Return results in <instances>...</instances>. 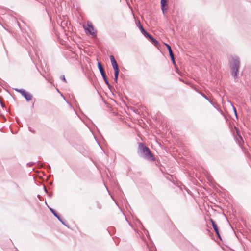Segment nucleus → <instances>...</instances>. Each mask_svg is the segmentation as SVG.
Masks as SVG:
<instances>
[{
    "mask_svg": "<svg viewBox=\"0 0 251 251\" xmlns=\"http://www.w3.org/2000/svg\"><path fill=\"white\" fill-rule=\"evenodd\" d=\"M240 67V60L238 57H233L230 63L231 72L234 77H237V75Z\"/></svg>",
    "mask_w": 251,
    "mask_h": 251,
    "instance_id": "f257e3e1",
    "label": "nucleus"
},
{
    "mask_svg": "<svg viewBox=\"0 0 251 251\" xmlns=\"http://www.w3.org/2000/svg\"><path fill=\"white\" fill-rule=\"evenodd\" d=\"M140 148L142 150L144 153V157L145 158L151 161H155V157L148 147L145 146L144 144H141Z\"/></svg>",
    "mask_w": 251,
    "mask_h": 251,
    "instance_id": "f03ea898",
    "label": "nucleus"
},
{
    "mask_svg": "<svg viewBox=\"0 0 251 251\" xmlns=\"http://www.w3.org/2000/svg\"><path fill=\"white\" fill-rule=\"evenodd\" d=\"M83 27L84 28L86 33H89L93 37H95L96 36L97 31L94 29L92 23L91 22L88 21L87 23V25H83Z\"/></svg>",
    "mask_w": 251,
    "mask_h": 251,
    "instance_id": "7ed1b4c3",
    "label": "nucleus"
},
{
    "mask_svg": "<svg viewBox=\"0 0 251 251\" xmlns=\"http://www.w3.org/2000/svg\"><path fill=\"white\" fill-rule=\"evenodd\" d=\"M110 60L111 62L112 65L114 70V80L115 82L117 81L119 70L118 68V64L115 60L114 56L113 55H111L110 57Z\"/></svg>",
    "mask_w": 251,
    "mask_h": 251,
    "instance_id": "20e7f679",
    "label": "nucleus"
},
{
    "mask_svg": "<svg viewBox=\"0 0 251 251\" xmlns=\"http://www.w3.org/2000/svg\"><path fill=\"white\" fill-rule=\"evenodd\" d=\"M16 91H18L21 94V95L25 97V98L27 100H30L32 98V96L29 93L26 91H25L24 90H18V89H15Z\"/></svg>",
    "mask_w": 251,
    "mask_h": 251,
    "instance_id": "39448f33",
    "label": "nucleus"
},
{
    "mask_svg": "<svg viewBox=\"0 0 251 251\" xmlns=\"http://www.w3.org/2000/svg\"><path fill=\"white\" fill-rule=\"evenodd\" d=\"M210 221L211 222L212 226H213V228H214V229L216 234L217 235V236L219 237H220V234H219V230H218V227L217 226V225L216 224V223H215V222L214 221V220L213 219H210Z\"/></svg>",
    "mask_w": 251,
    "mask_h": 251,
    "instance_id": "423d86ee",
    "label": "nucleus"
},
{
    "mask_svg": "<svg viewBox=\"0 0 251 251\" xmlns=\"http://www.w3.org/2000/svg\"><path fill=\"white\" fill-rule=\"evenodd\" d=\"M167 0H161V8L163 13H165V7L167 6Z\"/></svg>",
    "mask_w": 251,
    "mask_h": 251,
    "instance_id": "0eeeda50",
    "label": "nucleus"
},
{
    "mask_svg": "<svg viewBox=\"0 0 251 251\" xmlns=\"http://www.w3.org/2000/svg\"><path fill=\"white\" fill-rule=\"evenodd\" d=\"M138 24L139 25V28L141 30L142 33L146 37H148V35H149V34L143 28V26L141 25V24H140V22L139 21H138Z\"/></svg>",
    "mask_w": 251,
    "mask_h": 251,
    "instance_id": "6e6552de",
    "label": "nucleus"
},
{
    "mask_svg": "<svg viewBox=\"0 0 251 251\" xmlns=\"http://www.w3.org/2000/svg\"><path fill=\"white\" fill-rule=\"evenodd\" d=\"M148 37L149 38V39L151 41L152 43L156 46L158 47V45H159L158 42L154 39L152 36H151L150 34H149L148 36Z\"/></svg>",
    "mask_w": 251,
    "mask_h": 251,
    "instance_id": "1a4fd4ad",
    "label": "nucleus"
},
{
    "mask_svg": "<svg viewBox=\"0 0 251 251\" xmlns=\"http://www.w3.org/2000/svg\"><path fill=\"white\" fill-rule=\"evenodd\" d=\"M164 45L166 46V47L167 48V49L168 50L170 56H173L174 55V54L173 53V51H172V50L171 49L170 46L166 43H164Z\"/></svg>",
    "mask_w": 251,
    "mask_h": 251,
    "instance_id": "9d476101",
    "label": "nucleus"
},
{
    "mask_svg": "<svg viewBox=\"0 0 251 251\" xmlns=\"http://www.w3.org/2000/svg\"><path fill=\"white\" fill-rule=\"evenodd\" d=\"M98 67L99 68V69L100 71V72L104 71V69L103 68L100 62H98Z\"/></svg>",
    "mask_w": 251,
    "mask_h": 251,
    "instance_id": "9b49d317",
    "label": "nucleus"
},
{
    "mask_svg": "<svg viewBox=\"0 0 251 251\" xmlns=\"http://www.w3.org/2000/svg\"><path fill=\"white\" fill-rule=\"evenodd\" d=\"M170 57H171L173 64L175 66H176V62L175 60L174 55H173V56H170Z\"/></svg>",
    "mask_w": 251,
    "mask_h": 251,
    "instance_id": "f8f14e48",
    "label": "nucleus"
},
{
    "mask_svg": "<svg viewBox=\"0 0 251 251\" xmlns=\"http://www.w3.org/2000/svg\"><path fill=\"white\" fill-rule=\"evenodd\" d=\"M50 209L55 217H56L58 219H59V216L57 215V214L54 211V210L52 208H50Z\"/></svg>",
    "mask_w": 251,
    "mask_h": 251,
    "instance_id": "ddd939ff",
    "label": "nucleus"
},
{
    "mask_svg": "<svg viewBox=\"0 0 251 251\" xmlns=\"http://www.w3.org/2000/svg\"><path fill=\"white\" fill-rule=\"evenodd\" d=\"M103 78V79H104V81H105V83H106L108 86H109V82H108V80H107V79L106 76L105 77H104V78Z\"/></svg>",
    "mask_w": 251,
    "mask_h": 251,
    "instance_id": "4468645a",
    "label": "nucleus"
},
{
    "mask_svg": "<svg viewBox=\"0 0 251 251\" xmlns=\"http://www.w3.org/2000/svg\"><path fill=\"white\" fill-rule=\"evenodd\" d=\"M101 74V75L102 76L103 78H104L106 76V74H105V71H103V72H100Z\"/></svg>",
    "mask_w": 251,
    "mask_h": 251,
    "instance_id": "2eb2a0df",
    "label": "nucleus"
},
{
    "mask_svg": "<svg viewBox=\"0 0 251 251\" xmlns=\"http://www.w3.org/2000/svg\"><path fill=\"white\" fill-rule=\"evenodd\" d=\"M62 80H63L64 82H66V79H65V77L64 75H63V76H62Z\"/></svg>",
    "mask_w": 251,
    "mask_h": 251,
    "instance_id": "dca6fc26",
    "label": "nucleus"
},
{
    "mask_svg": "<svg viewBox=\"0 0 251 251\" xmlns=\"http://www.w3.org/2000/svg\"><path fill=\"white\" fill-rule=\"evenodd\" d=\"M2 99V98L1 97H0V102H1V101H2V100H1Z\"/></svg>",
    "mask_w": 251,
    "mask_h": 251,
    "instance_id": "f3484780",
    "label": "nucleus"
},
{
    "mask_svg": "<svg viewBox=\"0 0 251 251\" xmlns=\"http://www.w3.org/2000/svg\"><path fill=\"white\" fill-rule=\"evenodd\" d=\"M1 105H2V106H4V104H3V103H2V101H1Z\"/></svg>",
    "mask_w": 251,
    "mask_h": 251,
    "instance_id": "a211bd4d",
    "label": "nucleus"
}]
</instances>
